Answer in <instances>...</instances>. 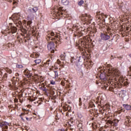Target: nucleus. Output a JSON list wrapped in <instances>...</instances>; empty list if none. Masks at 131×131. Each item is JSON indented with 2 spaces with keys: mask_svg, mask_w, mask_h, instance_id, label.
<instances>
[{
  "mask_svg": "<svg viewBox=\"0 0 131 131\" xmlns=\"http://www.w3.org/2000/svg\"><path fill=\"white\" fill-rule=\"evenodd\" d=\"M124 85H127V84H128V82H124Z\"/></svg>",
  "mask_w": 131,
  "mask_h": 131,
  "instance_id": "37998d69",
  "label": "nucleus"
},
{
  "mask_svg": "<svg viewBox=\"0 0 131 131\" xmlns=\"http://www.w3.org/2000/svg\"><path fill=\"white\" fill-rule=\"evenodd\" d=\"M55 119L56 120H59V119H60V117H59L58 115L56 116Z\"/></svg>",
  "mask_w": 131,
  "mask_h": 131,
  "instance_id": "c9c22d12",
  "label": "nucleus"
},
{
  "mask_svg": "<svg viewBox=\"0 0 131 131\" xmlns=\"http://www.w3.org/2000/svg\"><path fill=\"white\" fill-rule=\"evenodd\" d=\"M64 12H65V10L63 9V7L60 6H55L54 7V13L55 15H57V16H61L60 15H63Z\"/></svg>",
  "mask_w": 131,
  "mask_h": 131,
  "instance_id": "f03ea898",
  "label": "nucleus"
},
{
  "mask_svg": "<svg viewBox=\"0 0 131 131\" xmlns=\"http://www.w3.org/2000/svg\"><path fill=\"white\" fill-rule=\"evenodd\" d=\"M80 18H81L82 21H84L87 24H91L92 22V19L91 15L88 14H82L81 16H80Z\"/></svg>",
  "mask_w": 131,
  "mask_h": 131,
  "instance_id": "7ed1b4c3",
  "label": "nucleus"
},
{
  "mask_svg": "<svg viewBox=\"0 0 131 131\" xmlns=\"http://www.w3.org/2000/svg\"><path fill=\"white\" fill-rule=\"evenodd\" d=\"M64 110L66 111H69V112H71V106H70V105H68L67 107H66L64 108Z\"/></svg>",
  "mask_w": 131,
  "mask_h": 131,
  "instance_id": "b1692460",
  "label": "nucleus"
},
{
  "mask_svg": "<svg viewBox=\"0 0 131 131\" xmlns=\"http://www.w3.org/2000/svg\"><path fill=\"white\" fill-rule=\"evenodd\" d=\"M19 19H20V17H19V16H15V17H14V19H13V20L14 22H16V21L19 20Z\"/></svg>",
  "mask_w": 131,
  "mask_h": 131,
  "instance_id": "bb28decb",
  "label": "nucleus"
},
{
  "mask_svg": "<svg viewBox=\"0 0 131 131\" xmlns=\"http://www.w3.org/2000/svg\"><path fill=\"white\" fill-rule=\"evenodd\" d=\"M65 57H66L65 53L61 54L60 55L61 60H62V61H64L65 60Z\"/></svg>",
  "mask_w": 131,
  "mask_h": 131,
  "instance_id": "a878e982",
  "label": "nucleus"
},
{
  "mask_svg": "<svg viewBox=\"0 0 131 131\" xmlns=\"http://www.w3.org/2000/svg\"><path fill=\"white\" fill-rule=\"evenodd\" d=\"M108 72H109V73H113V72L111 71H109Z\"/></svg>",
  "mask_w": 131,
  "mask_h": 131,
  "instance_id": "4d7b16f0",
  "label": "nucleus"
},
{
  "mask_svg": "<svg viewBox=\"0 0 131 131\" xmlns=\"http://www.w3.org/2000/svg\"><path fill=\"white\" fill-rule=\"evenodd\" d=\"M55 76H58V72L57 71H55Z\"/></svg>",
  "mask_w": 131,
  "mask_h": 131,
  "instance_id": "a18cd8bd",
  "label": "nucleus"
},
{
  "mask_svg": "<svg viewBox=\"0 0 131 131\" xmlns=\"http://www.w3.org/2000/svg\"><path fill=\"white\" fill-rule=\"evenodd\" d=\"M7 72L8 73H9V74H11V73H12V70L10 69H7V70H6Z\"/></svg>",
  "mask_w": 131,
  "mask_h": 131,
  "instance_id": "2f4dec72",
  "label": "nucleus"
},
{
  "mask_svg": "<svg viewBox=\"0 0 131 131\" xmlns=\"http://www.w3.org/2000/svg\"><path fill=\"white\" fill-rule=\"evenodd\" d=\"M83 35V33L78 31H77L74 33V36H75V37H76V36H78V37H80V36H82Z\"/></svg>",
  "mask_w": 131,
  "mask_h": 131,
  "instance_id": "ddd939ff",
  "label": "nucleus"
},
{
  "mask_svg": "<svg viewBox=\"0 0 131 131\" xmlns=\"http://www.w3.org/2000/svg\"><path fill=\"white\" fill-rule=\"evenodd\" d=\"M8 125H9V123L7 122L0 123V127L2 128L3 131H7V129H8Z\"/></svg>",
  "mask_w": 131,
  "mask_h": 131,
  "instance_id": "423d86ee",
  "label": "nucleus"
},
{
  "mask_svg": "<svg viewBox=\"0 0 131 131\" xmlns=\"http://www.w3.org/2000/svg\"><path fill=\"white\" fill-rule=\"evenodd\" d=\"M71 62L72 64H75V65H78V63H79V59L72 58L71 59Z\"/></svg>",
  "mask_w": 131,
  "mask_h": 131,
  "instance_id": "f8f14e48",
  "label": "nucleus"
},
{
  "mask_svg": "<svg viewBox=\"0 0 131 131\" xmlns=\"http://www.w3.org/2000/svg\"><path fill=\"white\" fill-rule=\"evenodd\" d=\"M117 89H118V86L116 84H115L114 87L113 86L109 87V90L110 91V92H113L115 94H117Z\"/></svg>",
  "mask_w": 131,
  "mask_h": 131,
  "instance_id": "9d476101",
  "label": "nucleus"
},
{
  "mask_svg": "<svg viewBox=\"0 0 131 131\" xmlns=\"http://www.w3.org/2000/svg\"><path fill=\"white\" fill-rule=\"evenodd\" d=\"M51 36H54V37H56V38H59V39H57V40H56V38H53L51 37ZM46 39L48 41L52 40V41H54L56 45H58V41H59V42H61V38H60V36L58 35H55L54 32H51L50 34H49L48 35H47L46 37Z\"/></svg>",
  "mask_w": 131,
  "mask_h": 131,
  "instance_id": "f257e3e1",
  "label": "nucleus"
},
{
  "mask_svg": "<svg viewBox=\"0 0 131 131\" xmlns=\"http://www.w3.org/2000/svg\"><path fill=\"white\" fill-rule=\"evenodd\" d=\"M86 38H88V37H85V40L84 39H80L79 40L78 47L81 50H82V51H83V49H85V45H86Z\"/></svg>",
  "mask_w": 131,
  "mask_h": 131,
  "instance_id": "20e7f679",
  "label": "nucleus"
},
{
  "mask_svg": "<svg viewBox=\"0 0 131 131\" xmlns=\"http://www.w3.org/2000/svg\"><path fill=\"white\" fill-rule=\"evenodd\" d=\"M74 27H76V28H77V26L74 25L73 28H74Z\"/></svg>",
  "mask_w": 131,
  "mask_h": 131,
  "instance_id": "8fccbe9b",
  "label": "nucleus"
},
{
  "mask_svg": "<svg viewBox=\"0 0 131 131\" xmlns=\"http://www.w3.org/2000/svg\"><path fill=\"white\" fill-rule=\"evenodd\" d=\"M91 32H92L93 34L96 33L97 32V29H94L93 30H92Z\"/></svg>",
  "mask_w": 131,
  "mask_h": 131,
  "instance_id": "f704fd0d",
  "label": "nucleus"
},
{
  "mask_svg": "<svg viewBox=\"0 0 131 131\" xmlns=\"http://www.w3.org/2000/svg\"><path fill=\"white\" fill-rule=\"evenodd\" d=\"M61 4L64 6H68L69 4V1H68V0H62Z\"/></svg>",
  "mask_w": 131,
  "mask_h": 131,
  "instance_id": "6ab92c4d",
  "label": "nucleus"
},
{
  "mask_svg": "<svg viewBox=\"0 0 131 131\" xmlns=\"http://www.w3.org/2000/svg\"><path fill=\"white\" fill-rule=\"evenodd\" d=\"M115 74L117 75H118V74H119V73H116Z\"/></svg>",
  "mask_w": 131,
  "mask_h": 131,
  "instance_id": "69168bd1",
  "label": "nucleus"
},
{
  "mask_svg": "<svg viewBox=\"0 0 131 131\" xmlns=\"http://www.w3.org/2000/svg\"><path fill=\"white\" fill-rule=\"evenodd\" d=\"M20 103H22V101H20Z\"/></svg>",
  "mask_w": 131,
  "mask_h": 131,
  "instance_id": "338daca9",
  "label": "nucleus"
},
{
  "mask_svg": "<svg viewBox=\"0 0 131 131\" xmlns=\"http://www.w3.org/2000/svg\"><path fill=\"white\" fill-rule=\"evenodd\" d=\"M101 38L102 40H108L110 38V36L108 34H101Z\"/></svg>",
  "mask_w": 131,
  "mask_h": 131,
  "instance_id": "1a4fd4ad",
  "label": "nucleus"
},
{
  "mask_svg": "<svg viewBox=\"0 0 131 131\" xmlns=\"http://www.w3.org/2000/svg\"><path fill=\"white\" fill-rule=\"evenodd\" d=\"M20 96H21V97H23V94L21 93V94H20Z\"/></svg>",
  "mask_w": 131,
  "mask_h": 131,
  "instance_id": "680f3d73",
  "label": "nucleus"
},
{
  "mask_svg": "<svg viewBox=\"0 0 131 131\" xmlns=\"http://www.w3.org/2000/svg\"><path fill=\"white\" fill-rule=\"evenodd\" d=\"M100 78L102 80H106L107 78H106V74L105 73H101L100 74Z\"/></svg>",
  "mask_w": 131,
  "mask_h": 131,
  "instance_id": "4468645a",
  "label": "nucleus"
},
{
  "mask_svg": "<svg viewBox=\"0 0 131 131\" xmlns=\"http://www.w3.org/2000/svg\"><path fill=\"white\" fill-rule=\"evenodd\" d=\"M26 119L27 120H29V118H28V117H26Z\"/></svg>",
  "mask_w": 131,
  "mask_h": 131,
  "instance_id": "bf43d9fd",
  "label": "nucleus"
},
{
  "mask_svg": "<svg viewBox=\"0 0 131 131\" xmlns=\"http://www.w3.org/2000/svg\"><path fill=\"white\" fill-rule=\"evenodd\" d=\"M43 91H44L45 92H46L47 91V89H45Z\"/></svg>",
  "mask_w": 131,
  "mask_h": 131,
  "instance_id": "e2e57ef3",
  "label": "nucleus"
},
{
  "mask_svg": "<svg viewBox=\"0 0 131 131\" xmlns=\"http://www.w3.org/2000/svg\"><path fill=\"white\" fill-rule=\"evenodd\" d=\"M63 115H64V113H62Z\"/></svg>",
  "mask_w": 131,
  "mask_h": 131,
  "instance_id": "774afa93",
  "label": "nucleus"
},
{
  "mask_svg": "<svg viewBox=\"0 0 131 131\" xmlns=\"http://www.w3.org/2000/svg\"><path fill=\"white\" fill-rule=\"evenodd\" d=\"M107 31H109V30H111V29H107Z\"/></svg>",
  "mask_w": 131,
  "mask_h": 131,
  "instance_id": "052dcab7",
  "label": "nucleus"
},
{
  "mask_svg": "<svg viewBox=\"0 0 131 131\" xmlns=\"http://www.w3.org/2000/svg\"><path fill=\"white\" fill-rule=\"evenodd\" d=\"M79 105H81V103H82V102H81V98H79Z\"/></svg>",
  "mask_w": 131,
  "mask_h": 131,
  "instance_id": "a19ab883",
  "label": "nucleus"
},
{
  "mask_svg": "<svg viewBox=\"0 0 131 131\" xmlns=\"http://www.w3.org/2000/svg\"><path fill=\"white\" fill-rule=\"evenodd\" d=\"M50 83L51 84H56V81H54V80H51L50 81Z\"/></svg>",
  "mask_w": 131,
  "mask_h": 131,
  "instance_id": "72a5a7b5",
  "label": "nucleus"
},
{
  "mask_svg": "<svg viewBox=\"0 0 131 131\" xmlns=\"http://www.w3.org/2000/svg\"><path fill=\"white\" fill-rule=\"evenodd\" d=\"M92 107H96V105H95V104H92Z\"/></svg>",
  "mask_w": 131,
  "mask_h": 131,
  "instance_id": "13d9d810",
  "label": "nucleus"
},
{
  "mask_svg": "<svg viewBox=\"0 0 131 131\" xmlns=\"http://www.w3.org/2000/svg\"><path fill=\"white\" fill-rule=\"evenodd\" d=\"M57 62L58 64H61V61H60L59 59H57Z\"/></svg>",
  "mask_w": 131,
  "mask_h": 131,
  "instance_id": "c03bdc74",
  "label": "nucleus"
},
{
  "mask_svg": "<svg viewBox=\"0 0 131 131\" xmlns=\"http://www.w3.org/2000/svg\"><path fill=\"white\" fill-rule=\"evenodd\" d=\"M122 97L123 99H127V98H128L126 91H123L122 94Z\"/></svg>",
  "mask_w": 131,
  "mask_h": 131,
  "instance_id": "2eb2a0df",
  "label": "nucleus"
},
{
  "mask_svg": "<svg viewBox=\"0 0 131 131\" xmlns=\"http://www.w3.org/2000/svg\"><path fill=\"white\" fill-rule=\"evenodd\" d=\"M17 68H23V66L22 64H18L16 66Z\"/></svg>",
  "mask_w": 131,
  "mask_h": 131,
  "instance_id": "473e14b6",
  "label": "nucleus"
},
{
  "mask_svg": "<svg viewBox=\"0 0 131 131\" xmlns=\"http://www.w3.org/2000/svg\"><path fill=\"white\" fill-rule=\"evenodd\" d=\"M38 11V7H35L31 9H29L28 10V13L30 14H36V12Z\"/></svg>",
  "mask_w": 131,
  "mask_h": 131,
  "instance_id": "6e6552de",
  "label": "nucleus"
},
{
  "mask_svg": "<svg viewBox=\"0 0 131 131\" xmlns=\"http://www.w3.org/2000/svg\"><path fill=\"white\" fill-rule=\"evenodd\" d=\"M100 16L103 18V19H104V17L105 16V14H104V13H101Z\"/></svg>",
  "mask_w": 131,
  "mask_h": 131,
  "instance_id": "79ce46f5",
  "label": "nucleus"
},
{
  "mask_svg": "<svg viewBox=\"0 0 131 131\" xmlns=\"http://www.w3.org/2000/svg\"><path fill=\"white\" fill-rule=\"evenodd\" d=\"M42 65L44 67H51L52 66V61L49 59L46 62H42Z\"/></svg>",
  "mask_w": 131,
  "mask_h": 131,
  "instance_id": "9b49d317",
  "label": "nucleus"
},
{
  "mask_svg": "<svg viewBox=\"0 0 131 131\" xmlns=\"http://www.w3.org/2000/svg\"><path fill=\"white\" fill-rule=\"evenodd\" d=\"M83 3H84V2L82 0H81L79 2L78 5L79 6H82V5H83Z\"/></svg>",
  "mask_w": 131,
  "mask_h": 131,
  "instance_id": "c756f323",
  "label": "nucleus"
},
{
  "mask_svg": "<svg viewBox=\"0 0 131 131\" xmlns=\"http://www.w3.org/2000/svg\"><path fill=\"white\" fill-rule=\"evenodd\" d=\"M20 30L23 33H24L25 34H26L27 33V29L24 28L23 27L20 28Z\"/></svg>",
  "mask_w": 131,
  "mask_h": 131,
  "instance_id": "4be33fe9",
  "label": "nucleus"
},
{
  "mask_svg": "<svg viewBox=\"0 0 131 131\" xmlns=\"http://www.w3.org/2000/svg\"><path fill=\"white\" fill-rule=\"evenodd\" d=\"M78 126H82V124H78Z\"/></svg>",
  "mask_w": 131,
  "mask_h": 131,
  "instance_id": "603ef678",
  "label": "nucleus"
},
{
  "mask_svg": "<svg viewBox=\"0 0 131 131\" xmlns=\"http://www.w3.org/2000/svg\"><path fill=\"white\" fill-rule=\"evenodd\" d=\"M70 129L71 130H73V129H73V128H72V127H71V128H70Z\"/></svg>",
  "mask_w": 131,
  "mask_h": 131,
  "instance_id": "5fc2aeb1",
  "label": "nucleus"
},
{
  "mask_svg": "<svg viewBox=\"0 0 131 131\" xmlns=\"http://www.w3.org/2000/svg\"><path fill=\"white\" fill-rule=\"evenodd\" d=\"M15 22H16V24H17L16 26H18V25H20V26L22 25V22L21 21V20H18Z\"/></svg>",
  "mask_w": 131,
  "mask_h": 131,
  "instance_id": "c85d7f7f",
  "label": "nucleus"
},
{
  "mask_svg": "<svg viewBox=\"0 0 131 131\" xmlns=\"http://www.w3.org/2000/svg\"><path fill=\"white\" fill-rule=\"evenodd\" d=\"M127 119H128V120L127 121H128V122L129 123V119H130V118L127 117Z\"/></svg>",
  "mask_w": 131,
  "mask_h": 131,
  "instance_id": "09e8293b",
  "label": "nucleus"
},
{
  "mask_svg": "<svg viewBox=\"0 0 131 131\" xmlns=\"http://www.w3.org/2000/svg\"><path fill=\"white\" fill-rule=\"evenodd\" d=\"M39 55H38V54H36L35 53H34L33 54H32L31 55H30V57L31 58H37L38 57H39Z\"/></svg>",
  "mask_w": 131,
  "mask_h": 131,
  "instance_id": "412c9836",
  "label": "nucleus"
},
{
  "mask_svg": "<svg viewBox=\"0 0 131 131\" xmlns=\"http://www.w3.org/2000/svg\"><path fill=\"white\" fill-rule=\"evenodd\" d=\"M34 62H35V64H39L41 62V60H40V59H36V60H34Z\"/></svg>",
  "mask_w": 131,
  "mask_h": 131,
  "instance_id": "cd10ccee",
  "label": "nucleus"
},
{
  "mask_svg": "<svg viewBox=\"0 0 131 131\" xmlns=\"http://www.w3.org/2000/svg\"><path fill=\"white\" fill-rule=\"evenodd\" d=\"M61 85H63V86L65 85V82H64V80L61 81Z\"/></svg>",
  "mask_w": 131,
  "mask_h": 131,
  "instance_id": "e433bc0d",
  "label": "nucleus"
},
{
  "mask_svg": "<svg viewBox=\"0 0 131 131\" xmlns=\"http://www.w3.org/2000/svg\"><path fill=\"white\" fill-rule=\"evenodd\" d=\"M117 58L118 59H119V60H121V59H122V57L121 56L118 57Z\"/></svg>",
  "mask_w": 131,
  "mask_h": 131,
  "instance_id": "de8ad7c7",
  "label": "nucleus"
},
{
  "mask_svg": "<svg viewBox=\"0 0 131 131\" xmlns=\"http://www.w3.org/2000/svg\"><path fill=\"white\" fill-rule=\"evenodd\" d=\"M129 57H130V58H131V54L129 55Z\"/></svg>",
  "mask_w": 131,
  "mask_h": 131,
  "instance_id": "0e129e2a",
  "label": "nucleus"
},
{
  "mask_svg": "<svg viewBox=\"0 0 131 131\" xmlns=\"http://www.w3.org/2000/svg\"><path fill=\"white\" fill-rule=\"evenodd\" d=\"M17 30L18 29L14 26H11L10 29H8V33L10 34V33H11V34L13 35V34H14V33H16L17 32Z\"/></svg>",
  "mask_w": 131,
  "mask_h": 131,
  "instance_id": "0eeeda50",
  "label": "nucleus"
},
{
  "mask_svg": "<svg viewBox=\"0 0 131 131\" xmlns=\"http://www.w3.org/2000/svg\"><path fill=\"white\" fill-rule=\"evenodd\" d=\"M3 72L0 71V78H3Z\"/></svg>",
  "mask_w": 131,
  "mask_h": 131,
  "instance_id": "4c0bfd02",
  "label": "nucleus"
},
{
  "mask_svg": "<svg viewBox=\"0 0 131 131\" xmlns=\"http://www.w3.org/2000/svg\"><path fill=\"white\" fill-rule=\"evenodd\" d=\"M47 47L48 50L50 51L51 53H55V49L56 46H55V43H54V41L48 42Z\"/></svg>",
  "mask_w": 131,
  "mask_h": 131,
  "instance_id": "39448f33",
  "label": "nucleus"
},
{
  "mask_svg": "<svg viewBox=\"0 0 131 131\" xmlns=\"http://www.w3.org/2000/svg\"><path fill=\"white\" fill-rule=\"evenodd\" d=\"M58 131H65V129H59Z\"/></svg>",
  "mask_w": 131,
  "mask_h": 131,
  "instance_id": "49530a36",
  "label": "nucleus"
},
{
  "mask_svg": "<svg viewBox=\"0 0 131 131\" xmlns=\"http://www.w3.org/2000/svg\"><path fill=\"white\" fill-rule=\"evenodd\" d=\"M92 127L94 129H96V128H98V127H99V126H92Z\"/></svg>",
  "mask_w": 131,
  "mask_h": 131,
  "instance_id": "58836bf2",
  "label": "nucleus"
},
{
  "mask_svg": "<svg viewBox=\"0 0 131 131\" xmlns=\"http://www.w3.org/2000/svg\"><path fill=\"white\" fill-rule=\"evenodd\" d=\"M29 71L28 70H26L24 71V74L26 75V76H28V77H30V76H31V74H29Z\"/></svg>",
  "mask_w": 131,
  "mask_h": 131,
  "instance_id": "a211bd4d",
  "label": "nucleus"
},
{
  "mask_svg": "<svg viewBox=\"0 0 131 131\" xmlns=\"http://www.w3.org/2000/svg\"><path fill=\"white\" fill-rule=\"evenodd\" d=\"M69 115V112H68L67 113H66V116H68Z\"/></svg>",
  "mask_w": 131,
  "mask_h": 131,
  "instance_id": "3c124183",
  "label": "nucleus"
},
{
  "mask_svg": "<svg viewBox=\"0 0 131 131\" xmlns=\"http://www.w3.org/2000/svg\"><path fill=\"white\" fill-rule=\"evenodd\" d=\"M123 106L124 107V108H125V109H126V110L128 111V110H131V106L126 104H123Z\"/></svg>",
  "mask_w": 131,
  "mask_h": 131,
  "instance_id": "f3484780",
  "label": "nucleus"
},
{
  "mask_svg": "<svg viewBox=\"0 0 131 131\" xmlns=\"http://www.w3.org/2000/svg\"><path fill=\"white\" fill-rule=\"evenodd\" d=\"M14 103H18V99L17 98L14 99Z\"/></svg>",
  "mask_w": 131,
  "mask_h": 131,
  "instance_id": "ea45409f",
  "label": "nucleus"
},
{
  "mask_svg": "<svg viewBox=\"0 0 131 131\" xmlns=\"http://www.w3.org/2000/svg\"><path fill=\"white\" fill-rule=\"evenodd\" d=\"M31 24H32V20L30 19L27 21V25L28 27V29H29V27H31Z\"/></svg>",
  "mask_w": 131,
  "mask_h": 131,
  "instance_id": "aec40b11",
  "label": "nucleus"
},
{
  "mask_svg": "<svg viewBox=\"0 0 131 131\" xmlns=\"http://www.w3.org/2000/svg\"><path fill=\"white\" fill-rule=\"evenodd\" d=\"M101 12L99 11L96 13V18H98L99 20L101 19Z\"/></svg>",
  "mask_w": 131,
  "mask_h": 131,
  "instance_id": "393cba45",
  "label": "nucleus"
},
{
  "mask_svg": "<svg viewBox=\"0 0 131 131\" xmlns=\"http://www.w3.org/2000/svg\"><path fill=\"white\" fill-rule=\"evenodd\" d=\"M8 77V74L5 73L2 76V79L4 80H7V78Z\"/></svg>",
  "mask_w": 131,
  "mask_h": 131,
  "instance_id": "5701e85b",
  "label": "nucleus"
},
{
  "mask_svg": "<svg viewBox=\"0 0 131 131\" xmlns=\"http://www.w3.org/2000/svg\"><path fill=\"white\" fill-rule=\"evenodd\" d=\"M105 18H107V15H104V19H105Z\"/></svg>",
  "mask_w": 131,
  "mask_h": 131,
  "instance_id": "6e6d98bb",
  "label": "nucleus"
},
{
  "mask_svg": "<svg viewBox=\"0 0 131 131\" xmlns=\"http://www.w3.org/2000/svg\"><path fill=\"white\" fill-rule=\"evenodd\" d=\"M108 123L111 124L112 125H113L114 126H117V123H116L115 121L108 120Z\"/></svg>",
  "mask_w": 131,
  "mask_h": 131,
  "instance_id": "dca6fc26",
  "label": "nucleus"
},
{
  "mask_svg": "<svg viewBox=\"0 0 131 131\" xmlns=\"http://www.w3.org/2000/svg\"><path fill=\"white\" fill-rule=\"evenodd\" d=\"M25 114H26V113H22L19 116L20 117L21 119L23 120V117H22V116H24V115H25Z\"/></svg>",
  "mask_w": 131,
  "mask_h": 131,
  "instance_id": "7c9ffc66",
  "label": "nucleus"
},
{
  "mask_svg": "<svg viewBox=\"0 0 131 131\" xmlns=\"http://www.w3.org/2000/svg\"><path fill=\"white\" fill-rule=\"evenodd\" d=\"M15 76H19V74L18 73H17L16 74H15Z\"/></svg>",
  "mask_w": 131,
  "mask_h": 131,
  "instance_id": "864d4df0",
  "label": "nucleus"
}]
</instances>
